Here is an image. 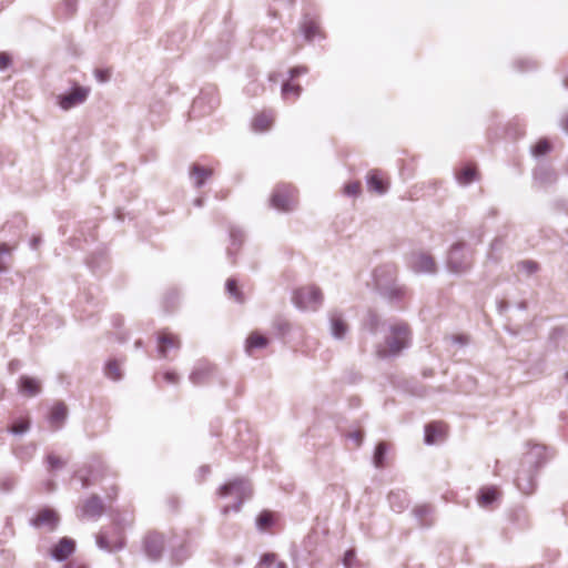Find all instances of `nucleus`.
Masks as SVG:
<instances>
[{
	"instance_id": "1",
	"label": "nucleus",
	"mask_w": 568,
	"mask_h": 568,
	"mask_svg": "<svg viewBox=\"0 0 568 568\" xmlns=\"http://www.w3.org/2000/svg\"><path fill=\"white\" fill-rule=\"evenodd\" d=\"M547 449L542 445H534L521 458L520 468L517 471L516 485L525 495L535 491V474L546 462Z\"/></svg>"
},
{
	"instance_id": "2",
	"label": "nucleus",
	"mask_w": 568,
	"mask_h": 568,
	"mask_svg": "<svg viewBox=\"0 0 568 568\" xmlns=\"http://www.w3.org/2000/svg\"><path fill=\"white\" fill-rule=\"evenodd\" d=\"M410 331L406 323L398 322L389 326V332L383 344L376 348V355L381 358L397 355L408 346Z\"/></svg>"
},
{
	"instance_id": "3",
	"label": "nucleus",
	"mask_w": 568,
	"mask_h": 568,
	"mask_svg": "<svg viewBox=\"0 0 568 568\" xmlns=\"http://www.w3.org/2000/svg\"><path fill=\"white\" fill-rule=\"evenodd\" d=\"M271 204L273 207L290 212L297 205V190L292 184H278L271 195Z\"/></svg>"
},
{
	"instance_id": "4",
	"label": "nucleus",
	"mask_w": 568,
	"mask_h": 568,
	"mask_svg": "<svg viewBox=\"0 0 568 568\" xmlns=\"http://www.w3.org/2000/svg\"><path fill=\"white\" fill-rule=\"evenodd\" d=\"M293 301L302 310L316 311L323 303V294L318 287L307 285L294 292Z\"/></svg>"
},
{
	"instance_id": "5",
	"label": "nucleus",
	"mask_w": 568,
	"mask_h": 568,
	"mask_svg": "<svg viewBox=\"0 0 568 568\" xmlns=\"http://www.w3.org/2000/svg\"><path fill=\"white\" fill-rule=\"evenodd\" d=\"M97 544L100 548L109 551L121 549L124 546L123 528L113 524L101 530L97 536Z\"/></svg>"
},
{
	"instance_id": "6",
	"label": "nucleus",
	"mask_w": 568,
	"mask_h": 568,
	"mask_svg": "<svg viewBox=\"0 0 568 568\" xmlns=\"http://www.w3.org/2000/svg\"><path fill=\"white\" fill-rule=\"evenodd\" d=\"M217 494L220 497H234L236 500L234 509L239 510L244 499L251 495V491L243 478H235L221 486Z\"/></svg>"
},
{
	"instance_id": "7",
	"label": "nucleus",
	"mask_w": 568,
	"mask_h": 568,
	"mask_svg": "<svg viewBox=\"0 0 568 568\" xmlns=\"http://www.w3.org/2000/svg\"><path fill=\"white\" fill-rule=\"evenodd\" d=\"M105 466L97 462L87 468H82L78 471V477L82 483L83 487L100 483L105 476Z\"/></svg>"
},
{
	"instance_id": "8",
	"label": "nucleus",
	"mask_w": 568,
	"mask_h": 568,
	"mask_svg": "<svg viewBox=\"0 0 568 568\" xmlns=\"http://www.w3.org/2000/svg\"><path fill=\"white\" fill-rule=\"evenodd\" d=\"M89 89L83 87H75L68 94L59 97V105L63 110H69L87 100Z\"/></svg>"
},
{
	"instance_id": "9",
	"label": "nucleus",
	"mask_w": 568,
	"mask_h": 568,
	"mask_svg": "<svg viewBox=\"0 0 568 568\" xmlns=\"http://www.w3.org/2000/svg\"><path fill=\"white\" fill-rule=\"evenodd\" d=\"M158 344L160 356L165 357L169 351L180 348L181 341L176 334L162 329L158 333Z\"/></svg>"
},
{
	"instance_id": "10",
	"label": "nucleus",
	"mask_w": 568,
	"mask_h": 568,
	"mask_svg": "<svg viewBox=\"0 0 568 568\" xmlns=\"http://www.w3.org/2000/svg\"><path fill=\"white\" fill-rule=\"evenodd\" d=\"M59 515L51 508H42L38 511L37 516L32 519L34 527H48L50 530L55 529L59 523Z\"/></svg>"
},
{
	"instance_id": "11",
	"label": "nucleus",
	"mask_w": 568,
	"mask_h": 568,
	"mask_svg": "<svg viewBox=\"0 0 568 568\" xmlns=\"http://www.w3.org/2000/svg\"><path fill=\"white\" fill-rule=\"evenodd\" d=\"M448 426L443 422H433L425 427V442L428 445L436 444L445 439Z\"/></svg>"
},
{
	"instance_id": "12",
	"label": "nucleus",
	"mask_w": 568,
	"mask_h": 568,
	"mask_svg": "<svg viewBox=\"0 0 568 568\" xmlns=\"http://www.w3.org/2000/svg\"><path fill=\"white\" fill-rule=\"evenodd\" d=\"M366 180H367V187L372 192L383 194L388 189V179L385 175V173H383L379 170H371L367 173Z\"/></svg>"
},
{
	"instance_id": "13",
	"label": "nucleus",
	"mask_w": 568,
	"mask_h": 568,
	"mask_svg": "<svg viewBox=\"0 0 568 568\" xmlns=\"http://www.w3.org/2000/svg\"><path fill=\"white\" fill-rule=\"evenodd\" d=\"M268 344V337L257 331H253L245 341V351L248 355H253L255 351L266 348Z\"/></svg>"
},
{
	"instance_id": "14",
	"label": "nucleus",
	"mask_w": 568,
	"mask_h": 568,
	"mask_svg": "<svg viewBox=\"0 0 568 568\" xmlns=\"http://www.w3.org/2000/svg\"><path fill=\"white\" fill-rule=\"evenodd\" d=\"M68 416V407L64 403H55L49 414V423L52 429L60 428Z\"/></svg>"
},
{
	"instance_id": "15",
	"label": "nucleus",
	"mask_w": 568,
	"mask_h": 568,
	"mask_svg": "<svg viewBox=\"0 0 568 568\" xmlns=\"http://www.w3.org/2000/svg\"><path fill=\"white\" fill-rule=\"evenodd\" d=\"M18 387L20 393L28 397H33L41 392L40 381L26 375L19 378Z\"/></svg>"
},
{
	"instance_id": "16",
	"label": "nucleus",
	"mask_w": 568,
	"mask_h": 568,
	"mask_svg": "<svg viewBox=\"0 0 568 568\" xmlns=\"http://www.w3.org/2000/svg\"><path fill=\"white\" fill-rule=\"evenodd\" d=\"M82 517L85 518H95L100 517L104 511V506L102 504V500L97 497L92 496L88 498L81 508Z\"/></svg>"
},
{
	"instance_id": "17",
	"label": "nucleus",
	"mask_w": 568,
	"mask_h": 568,
	"mask_svg": "<svg viewBox=\"0 0 568 568\" xmlns=\"http://www.w3.org/2000/svg\"><path fill=\"white\" fill-rule=\"evenodd\" d=\"M144 545H145V550H146L148 555L151 558L156 559L160 557V555L163 550L164 540H163V537L159 534H150L145 538Z\"/></svg>"
},
{
	"instance_id": "18",
	"label": "nucleus",
	"mask_w": 568,
	"mask_h": 568,
	"mask_svg": "<svg viewBox=\"0 0 568 568\" xmlns=\"http://www.w3.org/2000/svg\"><path fill=\"white\" fill-rule=\"evenodd\" d=\"M275 121V116L272 112L262 111L257 113L252 121V129L255 132L268 131Z\"/></svg>"
},
{
	"instance_id": "19",
	"label": "nucleus",
	"mask_w": 568,
	"mask_h": 568,
	"mask_svg": "<svg viewBox=\"0 0 568 568\" xmlns=\"http://www.w3.org/2000/svg\"><path fill=\"white\" fill-rule=\"evenodd\" d=\"M75 548V544L70 538H62L52 549V556L58 560L68 558Z\"/></svg>"
},
{
	"instance_id": "20",
	"label": "nucleus",
	"mask_w": 568,
	"mask_h": 568,
	"mask_svg": "<svg viewBox=\"0 0 568 568\" xmlns=\"http://www.w3.org/2000/svg\"><path fill=\"white\" fill-rule=\"evenodd\" d=\"M215 368L209 363L199 364L190 375L193 384H203L214 373Z\"/></svg>"
},
{
	"instance_id": "21",
	"label": "nucleus",
	"mask_w": 568,
	"mask_h": 568,
	"mask_svg": "<svg viewBox=\"0 0 568 568\" xmlns=\"http://www.w3.org/2000/svg\"><path fill=\"white\" fill-rule=\"evenodd\" d=\"M500 496V491L497 487L489 486L483 487L478 494L477 501L483 507H488L495 503Z\"/></svg>"
},
{
	"instance_id": "22",
	"label": "nucleus",
	"mask_w": 568,
	"mask_h": 568,
	"mask_svg": "<svg viewBox=\"0 0 568 568\" xmlns=\"http://www.w3.org/2000/svg\"><path fill=\"white\" fill-rule=\"evenodd\" d=\"M413 267L416 272H428L432 273L436 268L434 258L427 254H419L415 256Z\"/></svg>"
},
{
	"instance_id": "23",
	"label": "nucleus",
	"mask_w": 568,
	"mask_h": 568,
	"mask_svg": "<svg viewBox=\"0 0 568 568\" xmlns=\"http://www.w3.org/2000/svg\"><path fill=\"white\" fill-rule=\"evenodd\" d=\"M212 173V169L199 164H193L191 168V178L197 187L202 186Z\"/></svg>"
},
{
	"instance_id": "24",
	"label": "nucleus",
	"mask_w": 568,
	"mask_h": 568,
	"mask_svg": "<svg viewBox=\"0 0 568 568\" xmlns=\"http://www.w3.org/2000/svg\"><path fill=\"white\" fill-rule=\"evenodd\" d=\"M331 328L332 333L336 338H342L348 329L347 323L344 321L341 314L333 313L331 315Z\"/></svg>"
},
{
	"instance_id": "25",
	"label": "nucleus",
	"mask_w": 568,
	"mask_h": 568,
	"mask_svg": "<svg viewBox=\"0 0 568 568\" xmlns=\"http://www.w3.org/2000/svg\"><path fill=\"white\" fill-rule=\"evenodd\" d=\"M478 178V171L475 164H466L457 173V180L460 184H469Z\"/></svg>"
},
{
	"instance_id": "26",
	"label": "nucleus",
	"mask_w": 568,
	"mask_h": 568,
	"mask_svg": "<svg viewBox=\"0 0 568 568\" xmlns=\"http://www.w3.org/2000/svg\"><path fill=\"white\" fill-rule=\"evenodd\" d=\"M255 568H286V565L278 560L276 554L267 552L261 557Z\"/></svg>"
},
{
	"instance_id": "27",
	"label": "nucleus",
	"mask_w": 568,
	"mask_h": 568,
	"mask_svg": "<svg viewBox=\"0 0 568 568\" xmlns=\"http://www.w3.org/2000/svg\"><path fill=\"white\" fill-rule=\"evenodd\" d=\"M301 28L307 40H313L321 34L320 24L315 19H305Z\"/></svg>"
},
{
	"instance_id": "28",
	"label": "nucleus",
	"mask_w": 568,
	"mask_h": 568,
	"mask_svg": "<svg viewBox=\"0 0 568 568\" xmlns=\"http://www.w3.org/2000/svg\"><path fill=\"white\" fill-rule=\"evenodd\" d=\"M388 448L389 445L386 442H381L377 444L374 453V465L377 468L385 467V456L387 454Z\"/></svg>"
},
{
	"instance_id": "29",
	"label": "nucleus",
	"mask_w": 568,
	"mask_h": 568,
	"mask_svg": "<svg viewBox=\"0 0 568 568\" xmlns=\"http://www.w3.org/2000/svg\"><path fill=\"white\" fill-rule=\"evenodd\" d=\"M274 521H275V516L272 511H268V510H263L256 519L257 527L261 530L270 529L272 527V525L274 524Z\"/></svg>"
},
{
	"instance_id": "30",
	"label": "nucleus",
	"mask_w": 568,
	"mask_h": 568,
	"mask_svg": "<svg viewBox=\"0 0 568 568\" xmlns=\"http://www.w3.org/2000/svg\"><path fill=\"white\" fill-rule=\"evenodd\" d=\"M226 291L230 294L231 297H233L237 302H243L244 297L243 294L237 285L236 280L229 278L226 281Z\"/></svg>"
},
{
	"instance_id": "31",
	"label": "nucleus",
	"mask_w": 568,
	"mask_h": 568,
	"mask_svg": "<svg viewBox=\"0 0 568 568\" xmlns=\"http://www.w3.org/2000/svg\"><path fill=\"white\" fill-rule=\"evenodd\" d=\"M105 375L113 381H118L121 378V367L116 361H109L105 365Z\"/></svg>"
},
{
	"instance_id": "32",
	"label": "nucleus",
	"mask_w": 568,
	"mask_h": 568,
	"mask_svg": "<svg viewBox=\"0 0 568 568\" xmlns=\"http://www.w3.org/2000/svg\"><path fill=\"white\" fill-rule=\"evenodd\" d=\"M551 150V144L548 140L541 139L532 146V153L536 156L545 155Z\"/></svg>"
},
{
	"instance_id": "33",
	"label": "nucleus",
	"mask_w": 568,
	"mask_h": 568,
	"mask_svg": "<svg viewBox=\"0 0 568 568\" xmlns=\"http://www.w3.org/2000/svg\"><path fill=\"white\" fill-rule=\"evenodd\" d=\"M282 93L285 98H288L291 94L293 98H297L301 93V87L292 81H287L282 87Z\"/></svg>"
},
{
	"instance_id": "34",
	"label": "nucleus",
	"mask_w": 568,
	"mask_h": 568,
	"mask_svg": "<svg viewBox=\"0 0 568 568\" xmlns=\"http://www.w3.org/2000/svg\"><path fill=\"white\" fill-rule=\"evenodd\" d=\"M50 470L61 469L65 465V460H63L60 456L55 454H49L47 457Z\"/></svg>"
},
{
	"instance_id": "35",
	"label": "nucleus",
	"mask_w": 568,
	"mask_h": 568,
	"mask_svg": "<svg viewBox=\"0 0 568 568\" xmlns=\"http://www.w3.org/2000/svg\"><path fill=\"white\" fill-rule=\"evenodd\" d=\"M29 429V419L22 418L16 423H13L9 430L13 434H22Z\"/></svg>"
},
{
	"instance_id": "36",
	"label": "nucleus",
	"mask_w": 568,
	"mask_h": 568,
	"mask_svg": "<svg viewBox=\"0 0 568 568\" xmlns=\"http://www.w3.org/2000/svg\"><path fill=\"white\" fill-rule=\"evenodd\" d=\"M362 185L359 181H353L344 186V193L346 195L356 196L361 193Z\"/></svg>"
},
{
	"instance_id": "37",
	"label": "nucleus",
	"mask_w": 568,
	"mask_h": 568,
	"mask_svg": "<svg viewBox=\"0 0 568 568\" xmlns=\"http://www.w3.org/2000/svg\"><path fill=\"white\" fill-rule=\"evenodd\" d=\"M518 268L526 272L527 274H532L538 270V264L534 261L527 260L520 262L518 264Z\"/></svg>"
},
{
	"instance_id": "38",
	"label": "nucleus",
	"mask_w": 568,
	"mask_h": 568,
	"mask_svg": "<svg viewBox=\"0 0 568 568\" xmlns=\"http://www.w3.org/2000/svg\"><path fill=\"white\" fill-rule=\"evenodd\" d=\"M111 77V71L109 69H98L95 70V78L100 82H106Z\"/></svg>"
},
{
	"instance_id": "39",
	"label": "nucleus",
	"mask_w": 568,
	"mask_h": 568,
	"mask_svg": "<svg viewBox=\"0 0 568 568\" xmlns=\"http://www.w3.org/2000/svg\"><path fill=\"white\" fill-rule=\"evenodd\" d=\"M11 247H9L6 243L0 244V255L3 256H10L11 255ZM7 264L0 263V271H6Z\"/></svg>"
},
{
	"instance_id": "40",
	"label": "nucleus",
	"mask_w": 568,
	"mask_h": 568,
	"mask_svg": "<svg viewBox=\"0 0 568 568\" xmlns=\"http://www.w3.org/2000/svg\"><path fill=\"white\" fill-rule=\"evenodd\" d=\"M11 63V58L6 52H0V70L7 69Z\"/></svg>"
},
{
	"instance_id": "41",
	"label": "nucleus",
	"mask_w": 568,
	"mask_h": 568,
	"mask_svg": "<svg viewBox=\"0 0 568 568\" xmlns=\"http://www.w3.org/2000/svg\"><path fill=\"white\" fill-rule=\"evenodd\" d=\"M307 72V68L306 67H295V68H292L290 73H291V80H293L295 77H298L301 74H304Z\"/></svg>"
},
{
	"instance_id": "42",
	"label": "nucleus",
	"mask_w": 568,
	"mask_h": 568,
	"mask_svg": "<svg viewBox=\"0 0 568 568\" xmlns=\"http://www.w3.org/2000/svg\"><path fill=\"white\" fill-rule=\"evenodd\" d=\"M458 254H459V250H457V248L452 250L450 254H449L448 263H449V266L452 267V270L455 272H460L463 270V268H459V267H456L453 265V261L455 257H457Z\"/></svg>"
},
{
	"instance_id": "43",
	"label": "nucleus",
	"mask_w": 568,
	"mask_h": 568,
	"mask_svg": "<svg viewBox=\"0 0 568 568\" xmlns=\"http://www.w3.org/2000/svg\"><path fill=\"white\" fill-rule=\"evenodd\" d=\"M349 437L356 443V446H361L363 442V432L356 430L349 434Z\"/></svg>"
},
{
	"instance_id": "44",
	"label": "nucleus",
	"mask_w": 568,
	"mask_h": 568,
	"mask_svg": "<svg viewBox=\"0 0 568 568\" xmlns=\"http://www.w3.org/2000/svg\"><path fill=\"white\" fill-rule=\"evenodd\" d=\"M163 378L165 382L172 383V384L176 383L179 379L178 375L174 372H165L163 374Z\"/></svg>"
},
{
	"instance_id": "45",
	"label": "nucleus",
	"mask_w": 568,
	"mask_h": 568,
	"mask_svg": "<svg viewBox=\"0 0 568 568\" xmlns=\"http://www.w3.org/2000/svg\"><path fill=\"white\" fill-rule=\"evenodd\" d=\"M354 551L353 550H348L345 556H344V565L347 567V568H351L352 567V560L354 559Z\"/></svg>"
},
{
	"instance_id": "46",
	"label": "nucleus",
	"mask_w": 568,
	"mask_h": 568,
	"mask_svg": "<svg viewBox=\"0 0 568 568\" xmlns=\"http://www.w3.org/2000/svg\"><path fill=\"white\" fill-rule=\"evenodd\" d=\"M231 236L233 239V245L234 246H240L241 243H242V237H243L242 234L241 233L236 234V233L232 232Z\"/></svg>"
},
{
	"instance_id": "47",
	"label": "nucleus",
	"mask_w": 568,
	"mask_h": 568,
	"mask_svg": "<svg viewBox=\"0 0 568 568\" xmlns=\"http://www.w3.org/2000/svg\"><path fill=\"white\" fill-rule=\"evenodd\" d=\"M65 568H87L84 565H81V564H75V562H70L67 565Z\"/></svg>"
},
{
	"instance_id": "48",
	"label": "nucleus",
	"mask_w": 568,
	"mask_h": 568,
	"mask_svg": "<svg viewBox=\"0 0 568 568\" xmlns=\"http://www.w3.org/2000/svg\"><path fill=\"white\" fill-rule=\"evenodd\" d=\"M562 128L568 133V114L562 119Z\"/></svg>"
},
{
	"instance_id": "49",
	"label": "nucleus",
	"mask_w": 568,
	"mask_h": 568,
	"mask_svg": "<svg viewBox=\"0 0 568 568\" xmlns=\"http://www.w3.org/2000/svg\"><path fill=\"white\" fill-rule=\"evenodd\" d=\"M7 257H8V256L0 255V263H1V264H7V265H8Z\"/></svg>"
},
{
	"instance_id": "50",
	"label": "nucleus",
	"mask_w": 568,
	"mask_h": 568,
	"mask_svg": "<svg viewBox=\"0 0 568 568\" xmlns=\"http://www.w3.org/2000/svg\"><path fill=\"white\" fill-rule=\"evenodd\" d=\"M38 244H39V239L34 237V239L32 240V246H33V247H37V246H38Z\"/></svg>"
},
{
	"instance_id": "51",
	"label": "nucleus",
	"mask_w": 568,
	"mask_h": 568,
	"mask_svg": "<svg viewBox=\"0 0 568 568\" xmlns=\"http://www.w3.org/2000/svg\"><path fill=\"white\" fill-rule=\"evenodd\" d=\"M565 84H566V87H568V75L565 79Z\"/></svg>"
},
{
	"instance_id": "52",
	"label": "nucleus",
	"mask_w": 568,
	"mask_h": 568,
	"mask_svg": "<svg viewBox=\"0 0 568 568\" xmlns=\"http://www.w3.org/2000/svg\"><path fill=\"white\" fill-rule=\"evenodd\" d=\"M270 568H274V566H271Z\"/></svg>"
}]
</instances>
